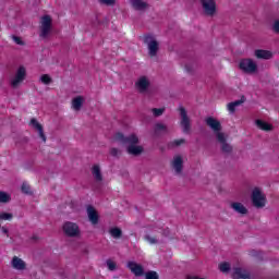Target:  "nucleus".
<instances>
[{
  "mask_svg": "<svg viewBox=\"0 0 279 279\" xmlns=\"http://www.w3.org/2000/svg\"><path fill=\"white\" fill-rule=\"evenodd\" d=\"M40 82H41V84L49 85V84H51L52 80H51V76L49 74H43L40 76Z\"/></svg>",
  "mask_w": 279,
  "mask_h": 279,
  "instance_id": "c85d7f7f",
  "label": "nucleus"
},
{
  "mask_svg": "<svg viewBox=\"0 0 279 279\" xmlns=\"http://www.w3.org/2000/svg\"><path fill=\"white\" fill-rule=\"evenodd\" d=\"M12 199V196L3 191H0V204H8Z\"/></svg>",
  "mask_w": 279,
  "mask_h": 279,
  "instance_id": "b1692460",
  "label": "nucleus"
},
{
  "mask_svg": "<svg viewBox=\"0 0 279 279\" xmlns=\"http://www.w3.org/2000/svg\"><path fill=\"white\" fill-rule=\"evenodd\" d=\"M29 128H32V130L37 132V134H38L39 138H41L43 143H47V136H45V131L43 130V124H40V122H38V120L33 118L29 122Z\"/></svg>",
  "mask_w": 279,
  "mask_h": 279,
  "instance_id": "1a4fd4ad",
  "label": "nucleus"
},
{
  "mask_svg": "<svg viewBox=\"0 0 279 279\" xmlns=\"http://www.w3.org/2000/svg\"><path fill=\"white\" fill-rule=\"evenodd\" d=\"M111 156H119V149L112 148L111 149Z\"/></svg>",
  "mask_w": 279,
  "mask_h": 279,
  "instance_id": "58836bf2",
  "label": "nucleus"
},
{
  "mask_svg": "<svg viewBox=\"0 0 279 279\" xmlns=\"http://www.w3.org/2000/svg\"><path fill=\"white\" fill-rule=\"evenodd\" d=\"M26 75L27 69H25V66L23 65L19 66L17 70L15 71L14 76L11 78V86L13 88H19V86L23 84V82H25Z\"/></svg>",
  "mask_w": 279,
  "mask_h": 279,
  "instance_id": "39448f33",
  "label": "nucleus"
},
{
  "mask_svg": "<svg viewBox=\"0 0 279 279\" xmlns=\"http://www.w3.org/2000/svg\"><path fill=\"white\" fill-rule=\"evenodd\" d=\"M12 268L17 270H23L25 269V262L19 257H13Z\"/></svg>",
  "mask_w": 279,
  "mask_h": 279,
  "instance_id": "412c9836",
  "label": "nucleus"
},
{
  "mask_svg": "<svg viewBox=\"0 0 279 279\" xmlns=\"http://www.w3.org/2000/svg\"><path fill=\"white\" fill-rule=\"evenodd\" d=\"M14 215L12 213L1 211L0 213V221H12Z\"/></svg>",
  "mask_w": 279,
  "mask_h": 279,
  "instance_id": "393cba45",
  "label": "nucleus"
},
{
  "mask_svg": "<svg viewBox=\"0 0 279 279\" xmlns=\"http://www.w3.org/2000/svg\"><path fill=\"white\" fill-rule=\"evenodd\" d=\"M182 165H183L182 157L175 156L172 160V169H174L175 173L182 172Z\"/></svg>",
  "mask_w": 279,
  "mask_h": 279,
  "instance_id": "aec40b11",
  "label": "nucleus"
},
{
  "mask_svg": "<svg viewBox=\"0 0 279 279\" xmlns=\"http://www.w3.org/2000/svg\"><path fill=\"white\" fill-rule=\"evenodd\" d=\"M255 125L258 128V130H263L264 132H271V130H274V125L265 120H256Z\"/></svg>",
  "mask_w": 279,
  "mask_h": 279,
  "instance_id": "f3484780",
  "label": "nucleus"
},
{
  "mask_svg": "<svg viewBox=\"0 0 279 279\" xmlns=\"http://www.w3.org/2000/svg\"><path fill=\"white\" fill-rule=\"evenodd\" d=\"M99 3H104L105 5H114L116 0H98Z\"/></svg>",
  "mask_w": 279,
  "mask_h": 279,
  "instance_id": "c9c22d12",
  "label": "nucleus"
},
{
  "mask_svg": "<svg viewBox=\"0 0 279 279\" xmlns=\"http://www.w3.org/2000/svg\"><path fill=\"white\" fill-rule=\"evenodd\" d=\"M219 269L222 274H228V271H230V263L228 262L220 263Z\"/></svg>",
  "mask_w": 279,
  "mask_h": 279,
  "instance_id": "cd10ccee",
  "label": "nucleus"
},
{
  "mask_svg": "<svg viewBox=\"0 0 279 279\" xmlns=\"http://www.w3.org/2000/svg\"><path fill=\"white\" fill-rule=\"evenodd\" d=\"M144 43L148 47L149 56H156V53H158V41L156 40V37L147 35L144 37Z\"/></svg>",
  "mask_w": 279,
  "mask_h": 279,
  "instance_id": "0eeeda50",
  "label": "nucleus"
},
{
  "mask_svg": "<svg viewBox=\"0 0 279 279\" xmlns=\"http://www.w3.org/2000/svg\"><path fill=\"white\" fill-rule=\"evenodd\" d=\"M106 265H107L109 271H116V269H117V263H114V260L108 259V260L106 262Z\"/></svg>",
  "mask_w": 279,
  "mask_h": 279,
  "instance_id": "7c9ffc66",
  "label": "nucleus"
},
{
  "mask_svg": "<svg viewBox=\"0 0 279 279\" xmlns=\"http://www.w3.org/2000/svg\"><path fill=\"white\" fill-rule=\"evenodd\" d=\"M87 217L94 226L99 222V214L93 206H87Z\"/></svg>",
  "mask_w": 279,
  "mask_h": 279,
  "instance_id": "4468645a",
  "label": "nucleus"
},
{
  "mask_svg": "<svg viewBox=\"0 0 279 279\" xmlns=\"http://www.w3.org/2000/svg\"><path fill=\"white\" fill-rule=\"evenodd\" d=\"M63 232L68 236H80V227L75 222L68 221L63 225Z\"/></svg>",
  "mask_w": 279,
  "mask_h": 279,
  "instance_id": "6e6552de",
  "label": "nucleus"
},
{
  "mask_svg": "<svg viewBox=\"0 0 279 279\" xmlns=\"http://www.w3.org/2000/svg\"><path fill=\"white\" fill-rule=\"evenodd\" d=\"M21 191H22V193L29 194L31 193L29 184L23 183L21 186Z\"/></svg>",
  "mask_w": 279,
  "mask_h": 279,
  "instance_id": "72a5a7b5",
  "label": "nucleus"
},
{
  "mask_svg": "<svg viewBox=\"0 0 279 279\" xmlns=\"http://www.w3.org/2000/svg\"><path fill=\"white\" fill-rule=\"evenodd\" d=\"M233 279H250V272L243 268H234L232 272Z\"/></svg>",
  "mask_w": 279,
  "mask_h": 279,
  "instance_id": "dca6fc26",
  "label": "nucleus"
},
{
  "mask_svg": "<svg viewBox=\"0 0 279 279\" xmlns=\"http://www.w3.org/2000/svg\"><path fill=\"white\" fill-rule=\"evenodd\" d=\"M135 86L140 93H146L147 88H149V78L147 76H141L136 81Z\"/></svg>",
  "mask_w": 279,
  "mask_h": 279,
  "instance_id": "f8f14e48",
  "label": "nucleus"
},
{
  "mask_svg": "<svg viewBox=\"0 0 279 279\" xmlns=\"http://www.w3.org/2000/svg\"><path fill=\"white\" fill-rule=\"evenodd\" d=\"M231 208L239 215H247V207L239 202L231 203Z\"/></svg>",
  "mask_w": 279,
  "mask_h": 279,
  "instance_id": "a211bd4d",
  "label": "nucleus"
},
{
  "mask_svg": "<svg viewBox=\"0 0 279 279\" xmlns=\"http://www.w3.org/2000/svg\"><path fill=\"white\" fill-rule=\"evenodd\" d=\"M1 232H2L3 234H8L9 231H8V229H7L5 227H2V228H1Z\"/></svg>",
  "mask_w": 279,
  "mask_h": 279,
  "instance_id": "ea45409f",
  "label": "nucleus"
},
{
  "mask_svg": "<svg viewBox=\"0 0 279 279\" xmlns=\"http://www.w3.org/2000/svg\"><path fill=\"white\" fill-rule=\"evenodd\" d=\"M239 69L243 71V73H247L248 75H254L258 71V64L256 61L252 59H242L239 62Z\"/></svg>",
  "mask_w": 279,
  "mask_h": 279,
  "instance_id": "20e7f679",
  "label": "nucleus"
},
{
  "mask_svg": "<svg viewBox=\"0 0 279 279\" xmlns=\"http://www.w3.org/2000/svg\"><path fill=\"white\" fill-rule=\"evenodd\" d=\"M162 112H165L163 108H159V109H153V114L154 117H160L162 114Z\"/></svg>",
  "mask_w": 279,
  "mask_h": 279,
  "instance_id": "f704fd0d",
  "label": "nucleus"
},
{
  "mask_svg": "<svg viewBox=\"0 0 279 279\" xmlns=\"http://www.w3.org/2000/svg\"><path fill=\"white\" fill-rule=\"evenodd\" d=\"M92 173L97 182H101V168L98 165L92 167Z\"/></svg>",
  "mask_w": 279,
  "mask_h": 279,
  "instance_id": "5701e85b",
  "label": "nucleus"
},
{
  "mask_svg": "<svg viewBox=\"0 0 279 279\" xmlns=\"http://www.w3.org/2000/svg\"><path fill=\"white\" fill-rule=\"evenodd\" d=\"M238 106H241V101H239V100H238V101H234V102L228 104V105H227V108H228V110H229V112H230L231 114H234V112H235Z\"/></svg>",
  "mask_w": 279,
  "mask_h": 279,
  "instance_id": "bb28decb",
  "label": "nucleus"
},
{
  "mask_svg": "<svg viewBox=\"0 0 279 279\" xmlns=\"http://www.w3.org/2000/svg\"><path fill=\"white\" fill-rule=\"evenodd\" d=\"M251 199L255 208H265L267 204V197L265 196L263 191L258 187L253 189Z\"/></svg>",
  "mask_w": 279,
  "mask_h": 279,
  "instance_id": "7ed1b4c3",
  "label": "nucleus"
},
{
  "mask_svg": "<svg viewBox=\"0 0 279 279\" xmlns=\"http://www.w3.org/2000/svg\"><path fill=\"white\" fill-rule=\"evenodd\" d=\"M179 112L181 114V128L183 132H189L191 128V121L189 120V116H186V110L184 107L179 108Z\"/></svg>",
  "mask_w": 279,
  "mask_h": 279,
  "instance_id": "9b49d317",
  "label": "nucleus"
},
{
  "mask_svg": "<svg viewBox=\"0 0 279 279\" xmlns=\"http://www.w3.org/2000/svg\"><path fill=\"white\" fill-rule=\"evenodd\" d=\"M13 40L16 45H23V39H21V37L13 36Z\"/></svg>",
  "mask_w": 279,
  "mask_h": 279,
  "instance_id": "4c0bfd02",
  "label": "nucleus"
},
{
  "mask_svg": "<svg viewBox=\"0 0 279 279\" xmlns=\"http://www.w3.org/2000/svg\"><path fill=\"white\" fill-rule=\"evenodd\" d=\"M145 241H147V243L150 245H156V243H158V240L151 235H146Z\"/></svg>",
  "mask_w": 279,
  "mask_h": 279,
  "instance_id": "2f4dec72",
  "label": "nucleus"
},
{
  "mask_svg": "<svg viewBox=\"0 0 279 279\" xmlns=\"http://www.w3.org/2000/svg\"><path fill=\"white\" fill-rule=\"evenodd\" d=\"M129 269L134 274V276H143V266L137 264L136 262H129L128 263Z\"/></svg>",
  "mask_w": 279,
  "mask_h": 279,
  "instance_id": "2eb2a0df",
  "label": "nucleus"
},
{
  "mask_svg": "<svg viewBox=\"0 0 279 279\" xmlns=\"http://www.w3.org/2000/svg\"><path fill=\"white\" fill-rule=\"evenodd\" d=\"M109 233L110 235L113 238V239H121V229L117 228V227H113L109 230Z\"/></svg>",
  "mask_w": 279,
  "mask_h": 279,
  "instance_id": "a878e982",
  "label": "nucleus"
},
{
  "mask_svg": "<svg viewBox=\"0 0 279 279\" xmlns=\"http://www.w3.org/2000/svg\"><path fill=\"white\" fill-rule=\"evenodd\" d=\"M182 143H184V140L177 141L175 145H182Z\"/></svg>",
  "mask_w": 279,
  "mask_h": 279,
  "instance_id": "a19ab883",
  "label": "nucleus"
},
{
  "mask_svg": "<svg viewBox=\"0 0 279 279\" xmlns=\"http://www.w3.org/2000/svg\"><path fill=\"white\" fill-rule=\"evenodd\" d=\"M40 38H47L51 34V16L44 15L40 20V26H39Z\"/></svg>",
  "mask_w": 279,
  "mask_h": 279,
  "instance_id": "423d86ee",
  "label": "nucleus"
},
{
  "mask_svg": "<svg viewBox=\"0 0 279 279\" xmlns=\"http://www.w3.org/2000/svg\"><path fill=\"white\" fill-rule=\"evenodd\" d=\"M146 279H158V274L156 271H149L145 275Z\"/></svg>",
  "mask_w": 279,
  "mask_h": 279,
  "instance_id": "473e14b6",
  "label": "nucleus"
},
{
  "mask_svg": "<svg viewBox=\"0 0 279 279\" xmlns=\"http://www.w3.org/2000/svg\"><path fill=\"white\" fill-rule=\"evenodd\" d=\"M202 7L208 16H213L217 10V5L215 4V0H202Z\"/></svg>",
  "mask_w": 279,
  "mask_h": 279,
  "instance_id": "9d476101",
  "label": "nucleus"
},
{
  "mask_svg": "<svg viewBox=\"0 0 279 279\" xmlns=\"http://www.w3.org/2000/svg\"><path fill=\"white\" fill-rule=\"evenodd\" d=\"M131 5L134 10H145L147 8V3L143 0H131Z\"/></svg>",
  "mask_w": 279,
  "mask_h": 279,
  "instance_id": "4be33fe9",
  "label": "nucleus"
},
{
  "mask_svg": "<svg viewBox=\"0 0 279 279\" xmlns=\"http://www.w3.org/2000/svg\"><path fill=\"white\" fill-rule=\"evenodd\" d=\"M272 29L274 32H276L277 34H279V20H276L272 24Z\"/></svg>",
  "mask_w": 279,
  "mask_h": 279,
  "instance_id": "e433bc0d",
  "label": "nucleus"
},
{
  "mask_svg": "<svg viewBox=\"0 0 279 279\" xmlns=\"http://www.w3.org/2000/svg\"><path fill=\"white\" fill-rule=\"evenodd\" d=\"M155 132H157V134H160L162 132H167V126L162 123H157L155 126Z\"/></svg>",
  "mask_w": 279,
  "mask_h": 279,
  "instance_id": "c756f323",
  "label": "nucleus"
},
{
  "mask_svg": "<svg viewBox=\"0 0 279 279\" xmlns=\"http://www.w3.org/2000/svg\"><path fill=\"white\" fill-rule=\"evenodd\" d=\"M114 142L125 145L128 154H131L132 156H140V154H143V146L138 145V136H136V134H131L125 137L121 133H117Z\"/></svg>",
  "mask_w": 279,
  "mask_h": 279,
  "instance_id": "f257e3e1",
  "label": "nucleus"
},
{
  "mask_svg": "<svg viewBox=\"0 0 279 279\" xmlns=\"http://www.w3.org/2000/svg\"><path fill=\"white\" fill-rule=\"evenodd\" d=\"M85 98L84 96H76L72 99V108L76 111L82 110V106H84Z\"/></svg>",
  "mask_w": 279,
  "mask_h": 279,
  "instance_id": "6ab92c4d",
  "label": "nucleus"
},
{
  "mask_svg": "<svg viewBox=\"0 0 279 279\" xmlns=\"http://www.w3.org/2000/svg\"><path fill=\"white\" fill-rule=\"evenodd\" d=\"M205 121L210 130L216 133L217 141L222 144V151H231L232 146L226 143V135L221 132V122L213 117L207 118Z\"/></svg>",
  "mask_w": 279,
  "mask_h": 279,
  "instance_id": "f03ea898",
  "label": "nucleus"
},
{
  "mask_svg": "<svg viewBox=\"0 0 279 279\" xmlns=\"http://www.w3.org/2000/svg\"><path fill=\"white\" fill-rule=\"evenodd\" d=\"M255 58L258 60H271L274 52L269 50L257 49L255 50Z\"/></svg>",
  "mask_w": 279,
  "mask_h": 279,
  "instance_id": "ddd939ff",
  "label": "nucleus"
}]
</instances>
